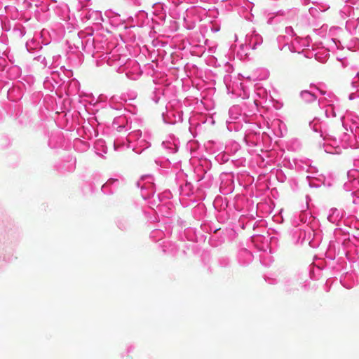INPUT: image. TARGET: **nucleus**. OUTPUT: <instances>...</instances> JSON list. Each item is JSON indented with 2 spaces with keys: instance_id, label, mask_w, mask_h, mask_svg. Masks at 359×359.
<instances>
[{
  "instance_id": "nucleus-1",
  "label": "nucleus",
  "mask_w": 359,
  "mask_h": 359,
  "mask_svg": "<svg viewBox=\"0 0 359 359\" xmlns=\"http://www.w3.org/2000/svg\"><path fill=\"white\" fill-rule=\"evenodd\" d=\"M126 359H133V358L130 355H128Z\"/></svg>"
}]
</instances>
